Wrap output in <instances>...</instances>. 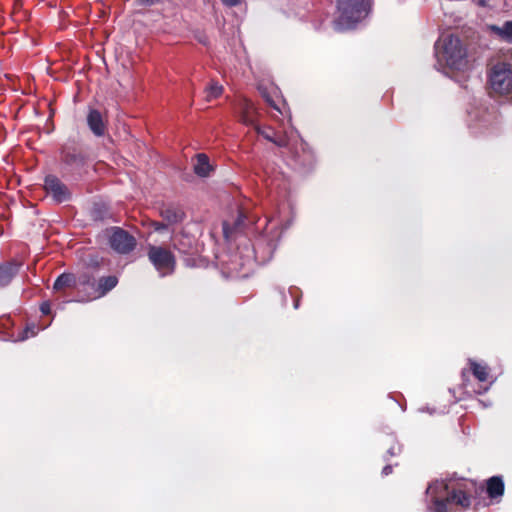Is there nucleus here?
<instances>
[{
  "instance_id": "f257e3e1",
  "label": "nucleus",
  "mask_w": 512,
  "mask_h": 512,
  "mask_svg": "<svg viewBox=\"0 0 512 512\" xmlns=\"http://www.w3.org/2000/svg\"><path fill=\"white\" fill-rule=\"evenodd\" d=\"M466 484L437 480L426 490L429 498L428 510L431 512H450L453 505L467 508L471 504L470 496L465 491Z\"/></svg>"
},
{
  "instance_id": "f03ea898",
  "label": "nucleus",
  "mask_w": 512,
  "mask_h": 512,
  "mask_svg": "<svg viewBox=\"0 0 512 512\" xmlns=\"http://www.w3.org/2000/svg\"><path fill=\"white\" fill-rule=\"evenodd\" d=\"M435 55L438 62L444 63L452 69H461L466 61V50L458 37L443 35L435 44Z\"/></svg>"
},
{
  "instance_id": "7ed1b4c3",
  "label": "nucleus",
  "mask_w": 512,
  "mask_h": 512,
  "mask_svg": "<svg viewBox=\"0 0 512 512\" xmlns=\"http://www.w3.org/2000/svg\"><path fill=\"white\" fill-rule=\"evenodd\" d=\"M338 29H348L361 22L370 11L368 0H336Z\"/></svg>"
},
{
  "instance_id": "20e7f679",
  "label": "nucleus",
  "mask_w": 512,
  "mask_h": 512,
  "mask_svg": "<svg viewBox=\"0 0 512 512\" xmlns=\"http://www.w3.org/2000/svg\"><path fill=\"white\" fill-rule=\"evenodd\" d=\"M489 89L492 95H509L512 93V65L498 62L489 72Z\"/></svg>"
},
{
  "instance_id": "39448f33",
  "label": "nucleus",
  "mask_w": 512,
  "mask_h": 512,
  "mask_svg": "<svg viewBox=\"0 0 512 512\" xmlns=\"http://www.w3.org/2000/svg\"><path fill=\"white\" fill-rule=\"evenodd\" d=\"M148 258L161 276L171 274L175 267V258L173 254L159 246H150Z\"/></svg>"
},
{
  "instance_id": "423d86ee",
  "label": "nucleus",
  "mask_w": 512,
  "mask_h": 512,
  "mask_svg": "<svg viewBox=\"0 0 512 512\" xmlns=\"http://www.w3.org/2000/svg\"><path fill=\"white\" fill-rule=\"evenodd\" d=\"M110 247L120 254H128L136 246V239L127 231L113 227L106 231Z\"/></svg>"
},
{
  "instance_id": "0eeeda50",
  "label": "nucleus",
  "mask_w": 512,
  "mask_h": 512,
  "mask_svg": "<svg viewBox=\"0 0 512 512\" xmlns=\"http://www.w3.org/2000/svg\"><path fill=\"white\" fill-rule=\"evenodd\" d=\"M44 187L48 194L58 202H64L69 199L70 193L68 188L55 176L49 175L45 178Z\"/></svg>"
},
{
  "instance_id": "6e6552de",
  "label": "nucleus",
  "mask_w": 512,
  "mask_h": 512,
  "mask_svg": "<svg viewBox=\"0 0 512 512\" xmlns=\"http://www.w3.org/2000/svg\"><path fill=\"white\" fill-rule=\"evenodd\" d=\"M240 120L243 124L254 127L256 123V112L254 104L248 99H242L239 103Z\"/></svg>"
},
{
  "instance_id": "1a4fd4ad",
  "label": "nucleus",
  "mask_w": 512,
  "mask_h": 512,
  "mask_svg": "<svg viewBox=\"0 0 512 512\" xmlns=\"http://www.w3.org/2000/svg\"><path fill=\"white\" fill-rule=\"evenodd\" d=\"M258 134L262 135L266 140L274 143L279 147H287L289 145L288 137L286 135H278L272 128H261L257 124L254 126Z\"/></svg>"
},
{
  "instance_id": "9d476101",
  "label": "nucleus",
  "mask_w": 512,
  "mask_h": 512,
  "mask_svg": "<svg viewBox=\"0 0 512 512\" xmlns=\"http://www.w3.org/2000/svg\"><path fill=\"white\" fill-rule=\"evenodd\" d=\"M20 264L12 261L0 265V286H6L17 274Z\"/></svg>"
},
{
  "instance_id": "9b49d317",
  "label": "nucleus",
  "mask_w": 512,
  "mask_h": 512,
  "mask_svg": "<svg viewBox=\"0 0 512 512\" xmlns=\"http://www.w3.org/2000/svg\"><path fill=\"white\" fill-rule=\"evenodd\" d=\"M487 29L500 40L512 43V21H506L502 26L489 25Z\"/></svg>"
},
{
  "instance_id": "f8f14e48",
  "label": "nucleus",
  "mask_w": 512,
  "mask_h": 512,
  "mask_svg": "<svg viewBox=\"0 0 512 512\" xmlns=\"http://www.w3.org/2000/svg\"><path fill=\"white\" fill-rule=\"evenodd\" d=\"M118 283L116 276H107L99 279L97 288L94 290L93 299L104 296L107 292L112 290Z\"/></svg>"
},
{
  "instance_id": "ddd939ff",
  "label": "nucleus",
  "mask_w": 512,
  "mask_h": 512,
  "mask_svg": "<svg viewBox=\"0 0 512 512\" xmlns=\"http://www.w3.org/2000/svg\"><path fill=\"white\" fill-rule=\"evenodd\" d=\"M195 174L200 177L209 176L212 171V166L209 163V158L205 154H197L193 163Z\"/></svg>"
},
{
  "instance_id": "4468645a",
  "label": "nucleus",
  "mask_w": 512,
  "mask_h": 512,
  "mask_svg": "<svg viewBox=\"0 0 512 512\" xmlns=\"http://www.w3.org/2000/svg\"><path fill=\"white\" fill-rule=\"evenodd\" d=\"M87 122L90 129L95 135L101 136L104 134L105 125L103 123L102 116L99 111L91 110L88 114Z\"/></svg>"
},
{
  "instance_id": "2eb2a0df",
  "label": "nucleus",
  "mask_w": 512,
  "mask_h": 512,
  "mask_svg": "<svg viewBox=\"0 0 512 512\" xmlns=\"http://www.w3.org/2000/svg\"><path fill=\"white\" fill-rule=\"evenodd\" d=\"M161 216L166 221V225H172L182 221L184 213L179 208L169 206L161 210Z\"/></svg>"
},
{
  "instance_id": "dca6fc26",
  "label": "nucleus",
  "mask_w": 512,
  "mask_h": 512,
  "mask_svg": "<svg viewBox=\"0 0 512 512\" xmlns=\"http://www.w3.org/2000/svg\"><path fill=\"white\" fill-rule=\"evenodd\" d=\"M504 482L501 477L493 476L487 481V493L490 498H497L503 495Z\"/></svg>"
},
{
  "instance_id": "f3484780",
  "label": "nucleus",
  "mask_w": 512,
  "mask_h": 512,
  "mask_svg": "<svg viewBox=\"0 0 512 512\" xmlns=\"http://www.w3.org/2000/svg\"><path fill=\"white\" fill-rule=\"evenodd\" d=\"M75 284L74 276L72 274H61L55 281L53 288L56 291L64 290Z\"/></svg>"
},
{
  "instance_id": "a211bd4d",
  "label": "nucleus",
  "mask_w": 512,
  "mask_h": 512,
  "mask_svg": "<svg viewBox=\"0 0 512 512\" xmlns=\"http://www.w3.org/2000/svg\"><path fill=\"white\" fill-rule=\"evenodd\" d=\"M223 93V87L222 85L218 84L217 82H211L207 88L205 89V99L207 101H211L213 99L218 98Z\"/></svg>"
},
{
  "instance_id": "6ab92c4d",
  "label": "nucleus",
  "mask_w": 512,
  "mask_h": 512,
  "mask_svg": "<svg viewBox=\"0 0 512 512\" xmlns=\"http://www.w3.org/2000/svg\"><path fill=\"white\" fill-rule=\"evenodd\" d=\"M471 369L473 375L481 382L487 381L489 372L488 368L485 365L478 364L476 362H471Z\"/></svg>"
},
{
  "instance_id": "aec40b11",
  "label": "nucleus",
  "mask_w": 512,
  "mask_h": 512,
  "mask_svg": "<svg viewBox=\"0 0 512 512\" xmlns=\"http://www.w3.org/2000/svg\"><path fill=\"white\" fill-rule=\"evenodd\" d=\"M247 219V216L243 214V212L239 213L238 219L235 222L234 229H240L244 226L245 220Z\"/></svg>"
},
{
  "instance_id": "412c9836",
  "label": "nucleus",
  "mask_w": 512,
  "mask_h": 512,
  "mask_svg": "<svg viewBox=\"0 0 512 512\" xmlns=\"http://www.w3.org/2000/svg\"><path fill=\"white\" fill-rule=\"evenodd\" d=\"M40 310L43 314H49L50 313V304L45 302L40 306Z\"/></svg>"
},
{
  "instance_id": "4be33fe9",
  "label": "nucleus",
  "mask_w": 512,
  "mask_h": 512,
  "mask_svg": "<svg viewBox=\"0 0 512 512\" xmlns=\"http://www.w3.org/2000/svg\"><path fill=\"white\" fill-rule=\"evenodd\" d=\"M230 232H231V230H230L229 224L227 222H224L223 223V233H224L225 237H227V238L230 237Z\"/></svg>"
},
{
  "instance_id": "5701e85b",
  "label": "nucleus",
  "mask_w": 512,
  "mask_h": 512,
  "mask_svg": "<svg viewBox=\"0 0 512 512\" xmlns=\"http://www.w3.org/2000/svg\"><path fill=\"white\" fill-rule=\"evenodd\" d=\"M223 2V4L227 5V6H236L237 4H239L240 0H221Z\"/></svg>"
},
{
  "instance_id": "b1692460",
  "label": "nucleus",
  "mask_w": 512,
  "mask_h": 512,
  "mask_svg": "<svg viewBox=\"0 0 512 512\" xmlns=\"http://www.w3.org/2000/svg\"><path fill=\"white\" fill-rule=\"evenodd\" d=\"M391 472H392V467H391L390 465L385 466V467L383 468V471H382V473H383L384 475H389Z\"/></svg>"
},
{
  "instance_id": "393cba45",
  "label": "nucleus",
  "mask_w": 512,
  "mask_h": 512,
  "mask_svg": "<svg viewBox=\"0 0 512 512\" xmlns=\"http://www.w3.org/2000/svg\"><path fill=\"white\" fill-rule=\"evenodd\" d=\"M79 282L82 285H90L91 287H94V283H90L89 280H84V279L82 280V278H80Z\"/></svg>"
},
{
  "instance_id": "a878e982",
  "label": "nucleus",
  "mask_w": 512,
  "mask_h": 512,
  "mask_svg": "<svg viewBox=\"0 0 512 512\" xmlns=\"http://www.w3.org/2000/svg\"><path fill=\"white\" fill-rule=\"evenodd\" d=\"M165 227H166V225L157 223L155 228H156V230H160V229L165 228Z\"/></svg>"
},
{
  "instance_id": "bb28decb",
  "label": "nucleus",
  "mask_w": 512,
  "mask_h": 512,
  "mask_svg": "<svg viewBox=\"0 0 512 512\" xmlns=\"http://www.w3.org/2000/svg\"><path fill=\"white\" fill-rule=\"evenodd\" d=\"M487 0H478V4L484 6Z\"/></svg>"
},
{
  "instance_id": "cd10ccee",
  "label": "nucleus",
  "mask_w": 512,
  "mask_h": 512,
  "mask_svg": "<svg viewBox=\"0 0 512 512\" xmlns=\"http://www.w3.org/2000/svg\"><path fill=\"white\" fill-rule=\"evenodd\" d=\"M272 106H273L276 110L280 111V108H279L276 104L272 103Z\"/></svg>"
}]
</instances>
